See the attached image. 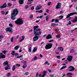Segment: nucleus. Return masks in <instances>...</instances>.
<instances>
[{
	"instance_id": "4d7b16f0",
	"label": "nucleus",
	"mask_w": 77,
	"mask_h": 77,
	"mask_svg": "<svg viewBox=\"0 0 77 77\" xmlns=\"http://www.w3.org/2000/svg\"><path fill=\"white\" fill-rule=\"evenodd\" d=\"M50 77H54V75H50Z\"/></svg>"
},
{
	"instance_id": "f704fd0d",
	"label": "nucleus",
	"mask_w": 77,
	"mask_h": 77,
	"mask_svg": "<svg viewBox=\"0 0 77 77\" xmlns=\"http://www.w3.org/2000/svg\"><path fill=\"white\" fill-rule=\"evenodd\" d=\"M23 57V55H21V56L19 57H17V58H20V57Z\"/></svg>"
},
{
	"instance_id": "a211bd4d",
	"label": "nucleus",
	"mask_w": 77,
	"mask_h": 77,
	"mask_svg": "<svg viewBox=\"0 0 77 77\" xmlns=\"http://www.w3.org/2000/svg\"><path fill=\"white\" fill-rule=\"evenodd\" d=\"M19 47H20V46L19 45H17V46H16L14 48V49L15 50H18V48H19Z\"/></svg>"
},
{
	"instance_id": "aec40b11",
	"label": "nucleus",
	"mask_w": 77,
	"mask_h": 77,
	"mask_svg": "<svg viewBox=\"0 0 77 77\" xmlns=\"http://www.w3.org/2000/svg\"><path fill=\"white\" fill-rule=\"evenodd\" d=\"M50 18V16L48 15L46 17V21H48V18Z\"/></svg>"
},
{
	"instance_id": "b1692460",
	"label": "nucleus",
	"mask_w": 77,
	"mask_h": 77,
	"mask_svg": "<svg viewBox=\"0 0 77 77\" xmlns=\"http://www.w3.org/2000/svg\"><path fill=\"white\" fill-rule=\"evenodd\" d=\"M51 26H53V27H55V26H56V23H52L51 24Z\"/></svg>"
},
{
	"instance_id": "c85d7f7f",
	"label": "nucleus",
	"mask_w": 77,
	"mask_h": 77,
	"mask_svg": "<svg viewBox=\"0 0 77 77\" xmlns=\"http://www.w3.org/2000/svg\"><path fill=\"white\" fill-rule=\"evenodd\" d=\"M6 52H7V51H2V53L4 54H6Z\"/></svg>"
},
{
	"instance_id": "0e129e2a",
	"label": "nucleus",
	"mask_w": 77,
	"mask_h": 77,
	"mask_svg": "<svg viewBox=\"0 0 77 77\" xmlns=\"http://www.w3.org/2000/svg\"><path fill=\"white\" fill-rule=\"evenodd\" d=\"M60 14H62L63 13V12L62 11H60Z\"/></svg>"
},
{
	"instance_id": "7c9ffc66",
	"label": "nucleus",
	"mask_w": 77,
	"mask_h": 77,
	"mask_svg": "<svg viewBox=\"0 0 77 77\" xmlns=\"http://www.w3.org/2000/svg\"><path fill=\"white\" fill-rule=\"evenodd\" d=\"M63 18V16L62 15H61L59 16L60 19H62Z\"/></svg>"
},
{
	"instance_id": "4be33fe9",
	"label": "nucleus",
	"mask_w": 77,
	"mask_h": 77,
	"mask_svg": "<svg viewBox=\"0 0 77 77\" xmlns=\"http://www.w3.org/2000/svg\"><path fill=\"white\" fill-rule=\"evenodd\" d=\"M26 67H27V64H24L23 66V68L24 69H25V68H26Z\"/></svg>"
},
{
	"instance_id": "69168bd1",
	"label": "nucleus",
	"mask_w": 77,
	"mask_h": 77,
	"mask_svg": "<svg viewBox=\"0 0 77 77\" xmlns=\"http://www.w3.org/2000/svg\"><path fill=\"white\" fill-rule=\"evenodd\" d=\"M45 75H46V74H43V75H42V77H45Z\"/></svg>"
},
{
	"instance_id": "0eeeda50",
	"label": "nucleus",
	"mask_w": 77,
	"mask_h": 77,
	"mask_svg": "<svg viewBox=\"0 0 77 77\" xmlns=\"http://www.w3.org/2000/svg\"><path fill=\"white\" fill-rule=\"evenodd\" d=\"M77 14V13H71L69 14L66 17V18H69L70 16H72V15H74V14Z\"/></svg>"
},
{
	"instance_id": "f8f14e48",
	"label": "nucleus",
	"mask_w": 77,
	"mask_h": 77,
	"mask_svg": "<svg viewBox=\"0 0 77 77\" xmlns=\"http://www.w3.org/2000/svg\"><path fill=\"white\" fill-rule=\"evenodd\" d=\"M41 8H42V6L39 5L37 6L35 9L36 10H39V9H41Z\"/></svg>"
},
{
	"instance_id": "a19ab883",
	"label": "nucleus",
	"mask_w": 77,
	"mask_h": 77,
	"mask_svg": "<svg viewBox=\"0 0 77 77\" xmlns=\"http://www.w3.org/2000/svg\"><path fill=\"white\" fill-rule=\"evenodd\" d=\"M33 17V14H31L30 15L29 18H32Z\"/></svg>"
},
{
	"instance_id": "1a4fd4ad",
	"label": "nucleus",
	"mask_w": 77,
	"mask_h": 77,
	"mask_svg": "<svg viewBox=\"0 0 77 77\" xmlns=\"http://www.w3.org/2000/svg\"><path fill=\"white\" fill-rule=\"evenodd\" d=\"M1 55H0V59H4V58H6V56L5 55H3V53H0Z\"/></svg>"
},
{
	"instance_id": "cd10ccee",
	"label": "nucleus",
	"mask_w": 77,
	"mask_h": 77,
	"mask_svg": "<svg viewBox=\"0 0 77 77\" xmlns=\"http://www.w3.org/2000/svg\"><path fill=\"white\" fill-rule=\"evenodd\" d=\"M15 51H14L11 52V54L13 55V56H14L15 54Z\"/></svg>"
},
{
	"instance_id": "13d9d810",
	"label": "nucleus",
	"mask_w": 77,
	"mask_h": 77,
	"mask_svg": "<svg viewBox=\"0 0 77 77\" xmlns=\"http://www.w3.org/2000/svg\"><path fill=\"white\" fill-rule=\"evenodd\" d=\"M69 74H70V75H72V73L69 72V73H68L67 74V75H69Z\"/></svg>"
},
{
	"instance_id": "4468645a",
	"label": "nucleus",
	"mask_w": 77,
	"mask_h": 77,
	"mask_svg": "<svg viewBox=\"0 0 77 77\" xmlns=\"http://www.w3.org/2000/svg\"><path fill=\"white\" fill-rule=\"evenodd\" d=\"M6 65H9V62L8 61H6L4 62L3 63V65H4V66H5Z\"/></svg>"
},
{
	"instance_id": "6e6d98bb",
	"label": "nucleus",
	"mask_w": 77,
	"mask_h": 77,
	"mask_svg": "<svg viewBox=\"0 0 77 77\" xmlns=\"http://www.w3.org/2000/svg\"><path fill=\"white\" fill-rule=\"evenodd\" d=\"M19 37H20V35H17L16 37V38H17V39H18V38H19Z\"/></svg>"
},
{
	"instance_id": "f3484780",
	"label": "nucleus",
	"mask_w": 77,
	"mask_h": 77,
	"mask_svg": "<svg viewBox=\"0 0 77 77\" xmlns=\"http://www.w3.org/2000/svg\"><path fill=\"white\" fill-rule=\"evenodd\" d=\"M19 2L20 5H23L24 3V0H19Z\"/></svg>"
},
{
	"instance_id": "ddd939ff",
	"label": "nucleus",
	"mask_w": 77,
	"mask_h": 77,
	"mask_svg": "<svg viewBox=\"0 0 77 77\" xmlns=\"http://www.w3.org/2000/svg\"><path fill=\"white\" fill-rule=\"evenodd\" d=\"M7 5H6V3H4L3 5L1 7V9H3V8H6Z\"/></svg>"
},
{
	"instance_id": "3c124183",
	"label": "nucleus",
	"mask_w": 77,
	"mask_h": 77,
	"mask_svg": "<svg viewBox=\"0 0 77 77\" xmlns=\"http://www.w3.org/2000/svg\"><path fill=\"white\" fill-rule=\"evenodd\" d=\"M38 75H39V73L37 72L36 74V77H38Z\"/></svg>"
},
{
	"instance_id": "393cba45",
	"label": "nucleus",
	"mask_w": 77,
	"mask_h": 77,
	"mask_svg": "<svg viewBox=\"0 0 77 77\" xmlns=\"http://www.w3.org/2000/svg\"><path fill=\"white\" fill-rule=\"evenodd\" d=\"M37 48H34V50H33L32 52H35L36 51H37Z\"/></svg>"
},
{
	"instance_id": "864d4df0",
	"label": "nucleus",
	"mask_w": 77,
	"mask_h": 77,
	"mask_svg": "<svg viewBox=\"0 0 77 77\" xmlns=\"http://www.w3.org/2000/svg\"><path fill=\"white\" fill-rule=\"evenodd\" d=\"M54 40H50L49 41V42H53Z\"/></svg>"
},
{
	"instance_id": "49530a36",
	"label": "nucleus",
	"mask_w": 77,
	"mask_h": 77,
	"mask_svg": "<svg viewBox=\"0 0 77 77\" xmlns=\"http://www.w3.org/2000/svg\"><path fill=\"white\" fill-rule=\"evenodd\" d=\"M57 58L58 59H60V56H57Z\"/></svg>"
},
{
	"instance_id": "bb28decb",
	"label": "nucleus",
	"mask_w": 77,
	"mask_h": 77,
	"mask_svg": "<svg viewBox=\"0 0 77 77\" xmlns=\"http://www.w3.org/2000/svg\"><path fill=\"white\" fill-rule=\"evenodd\" d=\"M11 75V73H8L7 74V77H9V76H10Z\"/></svg>"
},
{
	"instance_id": "423d86ee",
	"label": "nucleus",
	"mask_w": 77,
	"mask_h": 77,
	"mask_svg": "<svg viewBox=\"0 0 77 77\" xmlns=\"http://www.w3.org/2000/svg\"><path fill=\"white\" fill-rule=\"evenodd\" d=\"M72 59H73V57H72L71 55L68 56L67 60L69 62H71V60H72Z\"/></svg>"
},
{
	"instance_id": "72a5a7b5",
	"label": "nucleus",
	"mask_w": 77,
	"mask_h": 77,
	"mask_svg": "<svg viewBox=\"0 0 77 77\" xmlns=\"http://www.w3.org/2000/svg\"><path fill=\"white\" fill-rule=\"evenodd\" d=\"M16 65L17 66H18V67H20V66H21V64H17Z\"/></svg>"
},
{
	"instance_id": "774afa93",
	"label": "nucleus",
	"mask_w": 77,
	"mask_h": 77,
	"mask_svg": "<svg viewBox=\"0 0 77 77\" xmlns=\"http://www.w3.org/2000/svg\"><path fill=\"white\" fill-rule=\"evenodd\" d=\"M49 12V10L48 9H47L46 10V12Z\"/></svg>"
},
{
	"instance_id": "c03bdc74",
	"label": "nucleus",
	"mask_w": 77,
	"mask_h": 77,
	"mask_svg": "<svg viewBox=\"0 0 77 77\" xmlns=\"http://www.w3.org/2000/svg\"><path fill=\"white\" fill-rule=\"evenodd\" d=\"M14 55L15 56H18V53H16L15 54H14Z\"/></svg>"
},
{
	"instance_id": "f257e3e1",
	"label": "nucleus",
	"mask_w": 77,
	"mask_h": 77,
	"mask_svg": "<svg viewBox=\"0 0 77 77\" xmlns=\"http://www.w3.org/2000/svg\"><path fill=\"white\" fill-rule=\"evenodd\" d=\"M39 28V26H34V32L33 34L35 35V36L33 38L34 41H36L39 39L38 36L41 35L42 33V32L41 31V29H38Z\"/></svg>"
},
{
	"instance_id": "37998d69",
	"label": "nucleus",
	"mask_w": 77,
	"mask_h": 77,
	"mask_svg": "<svg viewBox=\"0 0 77 77\" xmlns=\"http://www.w3.org/2000/svg\"><path fill=\"white\" fill-rule=\"evenodd\" d=\"M42 12H43V11H42V10H40V11H38V13H42Z\"/></svg>"
},
{
	"instance_id": "39448f33",
	"label": "nucleus",
	"mask_w": 77,
	"mask_h": 77,
	"mask_svg": "<svg viewBox=\"0 0 77 77\" xmlns=\"http://www.w3.org/2000/svg\"><path fill=\"white\" fill-rule=\"evenodd\" d=\"M5 31L6 32H9L10 33H12L13 32V30H12V28L11 27H8L6 28Z\"/></svg>"
},
{
	"instance_id": "f03ea898",
	"label": "nucleus",
	"mask_w": 77,
	"mask_h": 77,
	"mask_svg": "<svg viewBox=\"0 0 77 77\" xmlns=\"http://www.w3.org/2000/svg\"><path fill=\"white\" fill-rule=\"evenodd\" d=\"M18 9L17 8L14 9L13 10V12L11 14V19L13 20H15L16 18V17H15V16H16L17 15H18Z\"/></svg>"
},
{
	"instance_id": "20e7f679",
	"label": "nucleus",
	"mask_w": 77,
	"mask_h": 77,
	"mask_svg": "<svg viewBox=\"0 0 77 77\" xmlns=\"http://www.w3.org/2000/svg\"><path fill=\"white\" fill-rule=\"evenodd\" d=\"M52 45L53 44H52V43L48 44L45 46V48L46 50L50 49V48L52 47Z\"/></svg>"
},
{
	"instance_id": "2eb2a0df",
	"label": "nucleus",
	"mask_w": 77,
	"mask_h": 77,
	"mask_svg": "<svg viewBox=\"0 0 77 77\" xmlns=\"http://www.w3.org/2000/svg\"><path fill=\"white\" fill-rule=\"evenodd\" d=\"M52 38V36H51L50 34H48L46 37L47 39H51Z\"/></svg>"
},
{
	"instance_id": "bf43d9fd",
	"label": "nucleus",
	"mask_w": 77,
	"mask_h": 77,
	"mask_svg": "<svg viewBox=\"0 0 77 77\" xmlns=\"http://www.w3.org/2000/svg\"><path fill=\"white\" fill-rule=\"evenodd\" d=\"M34 9V7H32L31 8V10H33Z\"/></svg>"
},
{
	"instance_id": "680f3d73",
	"label": "nucleus",
	"mask_w": 77,
	"mask_h": 77,
	"mask_svg": "<svg viewBox=\"0 0 77 77\" xmlns=\"http://www.w3.org/2000/svg\"><path fill=\"white\" fill-rule=\"evenodd\" d=\"M69 24H71V21H69Z\"/></svg>"
},
{
	"instance_id": "a878e982",
	"label": "nucleus",
	"mask_w": 77,
	"mask_h": 77,
	"mask_svg": "<svg viewBox=\"0 0 77 77\" xmlns=\"http://www.w3.org/2000/svg\"><path fill=\"white\" fill-rule=\"evenodd\" d=\"M67 66H63L61 68H60V70H62V69H64V68H65Z\"/></svg>"
},
{
	"instance_id": "79ce46f5",
	"label": "nucleus",
	"mask_w": 77,
	"mask_h": 77,
	"mask_svg": "<svg viewBox=\"0 0 77 77\" xmlns=\"http://www.w3.org/2000/svg\"><path fill=\"white\" fill-rule=\"evenodd\" d=\"M51 2H49L48 3V6H50V5H51Z\"/></svg>"
},
{
	"instance_id": "7ed1b4c3",
	"label": "nucleus",
	"mask_w": 77,
	"mask_h": 77,
	"mask_svg": "<svg viewBox=\"0 0 77 77\" xmlns=\"http://www.w3.org/2000/svg\"><path fill=\"white\" fill-rule=\"evenodd\" d=\"M15 23L16 24H19V25H22V24H23L24 23V21L22 20L21 19H18L17 20L15 21Z\"/></svg>"
},
{
	"instance_id": "6e6552de",
	"label": "nucleus",
	"mask_w": 77,
	"mask_h": 77,
	"mask_svg": "<svg viewBox=\"0 0 77 77\" xmlns=\"http://www.w3.org/2000/svg\"><path fill=\"white\" fill-rule=\"evenodd\" d=\"M62 4L61 3H57V5L56 6V9H59L61 7Z\"/></svg>"
},
{
	"instance_id": "4c0bfd02",
	"label": "nucleus",
	"mask_w": 77,
	"mask_h": 77,
	"mask_svg": "<svg viewBox=\"0 0 77 77\" xmlns=\"http://www.w3.org/2000/svg\"><path fill=\"white\" fill-rule=\"evenodd\" d=\"M25 75H29V73L28 72H26L25 73Z\"/></svg>"
},
{
	"instance_id": "8fccbe9b",
	"label": "nucleus",
	"mask_w": 77,
	"mask_h": 77,
	"mask_svg": "<svg viewBox=\"0 0 77 77\" xmlns=\"http://www.w3.org/2000/svg\"><path fill=\"white\" fill-rule=\"evenodd\" d=\"M65 63H68V60H65Z\"/></svg>"
},
{
	"instance_id": "5fc2aeb1",
	"label": "nucleus",
	"mask_w": 77,
	"mask_h": 77,
	"mask_svg": "<svg viewBox=\"0 0 77 77\" xmlns=\"http://www.w3.org/2000/svg\"><path fill=\"white\" fill-rule=\"evenodd\" d=\"M28 1L30 2H33V1H34V0H28Z\"/></svg>"
},
{
	"instance_id": "9b49d317",
	"label": "nucleus",
	"mask_w": 77,
	"mask_h": 77,
	"mask_svg": "<svg viewBox=\"0 0 77 77\" xmlns=\"http://www.w3.org/2000/svg\"><path fill=\"white\" fill-rule=\"evenodd\" d=\"M5 70H8V69H11V66L9 65H7V67H6L5 68Z\"/></svg>"
},
{
	"instance_id": "338daca9",
	"label": "nucleus",
	"mask_w": 77,
	"mask_h": 77,
	"mask_svg": "<svg viewBox=\"0 0 77 77\" xmlns=\"http://www.w3.org/2000/svg\"><path fill=\"white\" fill-rule=\"evenodd\" d=\"M48 61H46L45 62V64L46 65H47V64H48Z\"/></svg>"
},
{
	"instance_id": "5701e85b",
	"label": "nucleus",
	"mask_w": 77,
	"mask_h": 77,
	"mask_svg": "<svg viewBox=\"0 0 77 77\" xmlns=\"http://www.w3.org/2000/svg\"><path fill=\"white\" fill-rule=\"evenodd\" d=\"M58 49L60 50V51H62L63 50V48L62 47H60L58 48Z\"/></svg>"
},
{
	"instance_id": "e2e57ef3",
	"label": "nucleus",
	"mask_w": 77,
	"mask_h": 77,
	"mask_svg": "<svg viewBox=\"0 0 77 77\" xmlns=\"http://www.w3.org/2000/svg\"><path fill=\"white\" fill-rule=\"evenodd\" d=\"M23 63H25V64H26V63H27V62L26 61H24V62H23Z\"/></svg>"
},
{
	"instance_id": "2f4dec72",
	"label": "nucleus",
	"mask_w": 77,
	"mask_h": 77,
	"mask_svg": "<svg viewBox=\"0 0 77 77\" xmlns=\"http://www.w3.org/2000/svg\"><path fill=\"white\" fill-rule=\"evenodd\" d=\"M9 26L10 27H13V25L12 24H11V23L9 24Z\"/></svg>"
},
{
	"instance_id": "052dcab7",
	"label": "nucleus",
	"mask_w": 77,
	"mask_h": 77,
	"mask_svg": "<svg viewBox=\"0 0 77 77\" xmlns=\"http://www.w3.org/2000/svg\"><path fill=\"white\" fill-rule=\"evenodd\" d=\"M48 71H49V72H51V70L50 69H48Z\"/></svg>"
},
{
	"instance_id": "a18cd8bd",
	"label": "nucleus",
	"mask_w": 77,
	"mask_h": 77,
	"mask_svg": "<svg viewBox=\"0 0 77 77\" xmlns=\"http://www.w3.org/2000/svg\"><path fill=\"white\" fill-rule=\"evenodd\" d=\"M8 5L9 6H12V4L11 3H8Z\"/></svg>"
},
{
	"instance_id": "dca6fc26",
	"label": "nucleus",
	"mask_w": 77,
	"mask_h": 77,
	"mask_svg": "<svg viewBox=\"0 0 77 77\" xmlns=\"http://www.w3.org/2000/svg\"><path fill=\"white\" fill-rule=\"evenodd\" d=\"M69 68H71L72 69L69 70V71H74V69H75V68L73 67V66H71L69 67Z\"/></svg>"
},
{
	"instance_id": "9d476101",
	"label": "nucleus",
	"mask_w": 77,
	"mask_h": 77,
	"mask_svg": "<svg viewBox=\"0 0 77 77\" xmlns=\"http://www.w3.org/2000/svg\"><path fill=\"white\" fill-rule=\"evenodd\" d=\"M77 21V17H74V19L72 21V23H76V22Z\"/></svg>"
},
{
	"instance_id": "de8ad7c7",
	"label": "nucleus",
	"mask_w": 77,
	"mask_h": 77,
	"mask_svg": "<svg viewBox=\"0 0 77 77\" xmlns=\"http://www.w3.org/2000/svg\"><path fill=\"white\" fill-rule=\"evenodd\" d=\"M37 57L36 56H35L34 58V60H36V59H37Z\"/></svg>"
},
{
	"instance_id": "412c9836",
	"label": "nucleus",
	"mask_w": 77,
	"mask_h": 77,
	"mask_svg": "<svg viewBox=\"0 0 77 77\" xmlns=\"http://www.w3.org/2000/svg\"><path fill=\"white\" fill-rule=\"evenodd\" d=\"M74 52V50L72 49L70 51V53H73Z\"/></svg>"
},
{
	"instance_id": "09e8293b",
	"label": "nucleus",
	"mask_w": 77,
	"mask_h": 77,
	"mask_svg": "<svg viewBox=\"0 0 77 77\" xmlns=\"http://www.w3.org/2000/svg\"><path fill=\"white\" fill-rule=\"evenodd\" d=\"M3 38V36L0 35V39H2V38Z\"/></svg>"
},
{
	"instance_id": "473e14b6",
	"label": "nucleus",
	"mask_w": 77,
	"mask_h": 77,
	"mask_svg": "<svg viewBox=\"0 0 77 77\" xmlns=\"http://www.w3.org/2000/svg\"><path fill=\"white\" fill-rule=\"evenodd\" d=\"M31 50H32V48L30 47L29 48V52H31Z\"/></svg>"
},
{
	"instance_id": "6ab92c4d",
	"label": "nucleus",
	"mask_w": 77,
	"mask_h": 77,
	"mask_svg": "<svg viewBox=\"0 0 77 77\" xmlns=\"http://www.w3.org/2000/svg\"><path fill=\"white\" fill-rule=\"evenodd\" d=\"M15 70V66L14 65L12 68V71H14Z\"/></svg>"
},
{
	"instance_id": "c756f323",
	"label": "nucleus",
	"mask_w": 77,
	"mask_h": 77,
	"mask_svg": "<svg viewBox=\"0 0 77 77\" xmlns=\"http://www.w3.org/2000/svg\"><path fill=\"white\" fill-rule=\"evenodd\" d=\"M1 13L2 14V15H4V14H5V12L3 11H2Z\"/></svg>"
},
{
	"instance_id": "58836bf2",
	"label": "nucleus",
	"mask_w": 77,
	"mask_h": 77,
	"mask_svg": "<svg viewBox=\"0 0 77 77\" xmlns=\"http://www.w3.org/2000/svg\"><path fill=\"white\" fill-rule=\"evenodd\" d=\"M55 21L56 23H57L59 21V20L57 19H56Z\"/></svg>"
},
{
	"instance_id": "e433bc0d",
	"label": "nucleus",
	"mask_w": 77,
	"mask_h": 77,
	"mask_svg": "<svg viewBox=\"0 0 77 77\" xmlns=\"http://www.w3.org/2000/svg\"><path fill=\"white\" fill-rule=\"evenodd\" d=\"M14 38V37H12L11 39V42H13V39Z\"/></svg>"
},
{
	"instance_id": "603ef678",
	"label": "nucleus",
	"mask_w": 77,
	"mask_h": 77,
	"mask_svg": "<svg viewBox=\"0 0 77 77\" xmlns=\"http://www.w3.org/2000/svg\"><path fill=\"white\" fill-rule=\"evenodd\" d=\"M22 39L24 40V38H25V37L24 36H23L22 37Z\"/></svg>"
},
{
	"instance_id": "ea45409f",
	"label": "nucleus",
	"mask_w": 77,
	"mask_h": 77,
	"mask_svg": "<svg viewBox=\"0 0 77 77\" xmlns=\"http://www.w3.org/2000/svg\"><path fill=\"white\" fill-rule=\"evenodd\" d=\"M25 9H27V8H29V6L28 5H26L25 6Z\"/></svg>"
},
{
	"instance_id": "c9c22d12",
	"label": "nucleus",
	"mask_w": 77,
	"mask_h": 77,
	"mask_svg": "<svg viewBox=\"0 0 77 77\" xmlns=\"http://www.w3.org/2000/svg\"><path fill=\"white\" fill-rule=\"evenodd\" d=\"M56 37L57 38H59L60 37V35H57L56 36Z\"/></svg>"
}]
</instances>
